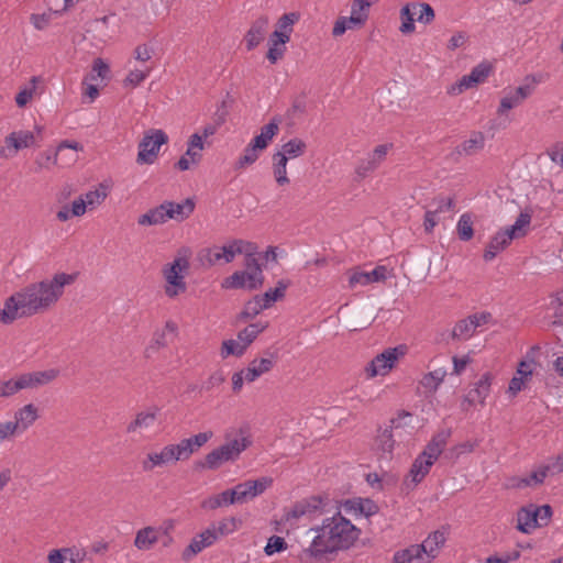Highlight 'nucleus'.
I'll return each instance as SVG.
<instances>
[{
  "label": "nucleus",
  "instance_id": "nucleus-1",
  "mask_svg": "<svg viewBox=\"0 0 563 563\" xmlns=\"http://www.w3.org/2000/svg\"><path fill=\"white\" fill-rule=\"evenodd\" d=\"M314 536L308 548L303 549L299 559L302 563L329 562L340 551L353 547L361 536V530L340 511L322 520L320 526L309 529Z\"/></svg>",
  "mask_w": 563,
  "mask_h": 563
},
{
  "label": "nucleus",
  "instance_id": "nucleus-2",
  "mask_svg": "<svg viewBox=\"0 0 563 563\" xmlns=\"http://www.w3.org/2000/svg\"><path fill=\"white\" fill-rule=\"evenodd\" d=\"M77 273H56L52 278L29 284L12 294L24 318L48 311L63 297L65 287L77 279Z\"/></svg>",
  "mask_w": 563,
  "mask_h": 563
},
{
  "label": "nucleus",
  "instance_id": "nucleus-3",
  "mask_svg": "<svg viewBox=\"0 0 563 563\" xmlns=\"http://www.w3.org/2000/svg\"><path fill=\"white\" fill-rule=\"evenodd\" d=\"M192 251L188 246H181L177 250L172 262L162 267L164 278V294L169 299L177 298L187 291L186 276L190 269V260Z\"/></svg>",
  "mask_w": 563,
  "mask_h": 563
},
{
  "label": "nucleus",
  "instance_id": "nucleus-4",
  "mask_svg": "<svg viewBox=\"0 0 563 563\" xmlns=\"http://www.w3.org/2000/svg\"><path fill=\"white\" fill-rule=\"evenodd\" d=\"M225 442L206 455L203 467L217 470L222 464L235 462L240 455L252 444V439L246 430L239 429L227 431Z\"/></svg>",
  "mask_w": 563,
  "mask_h": 563
},
{
  "label": "nucleus",
  "instance_id": "nucleus-5",
  "mask_svg": "<svg viewBox=\"0 0 563 563\" xmlns=\"http://www.w3.org/2000/svg\"><path fill=\"white\" fill-rule=\"evenodd\" d=\"M531 218V212L522 211L511 227L497 232L487 244L483 255L484 260L486 262L493 261L514 239L525 236L527 228L530 225Z\"/></svg>",
  "mask_w": 563,
  "mask_h": 563
},
{
  "label": "nucleus",
  "instance_id": "nucleus-6",
  "mask_svg": "<svg viewBox=\"0 0 563 563\" xmlns=\"http://www.w3.org/2000/svg\"><path fill=\"white\" fill-rule=\"evenodd\" d=\"M329 499L321 496H311L297 501L285 511L283 520L295 526L301 518L313 520L328 512Z\"/></svg>",
  "mask_w": 563,
  "mask_h": 563
},
{
  "label": "nucleus",
  "instance_id": "nucleus-7",
  "mask_svg": "<svg viewBox=\"0 0 563 563\" xmlns=\"http://www.w3.org/2000/svg\"><path fill=\"white\" fill-rule=\"evenodd\" d=\"M168 142L167 134L161 130H151L139 143L136 163L140 165H152L155 163L159 148Z\"/></svg>",
  "mask_w": 563,
  "mask_h": 563
},
{
  "label": "nucleus",
  "instance_id": "nucleus-8",
  "mask_svg": "<svg viewBox=\"0 0 563 563\" xmlns=\"http://www.w3.org/2000/svg\"><path fill=\"white\" fill-rule=\"evenodd\" d=\"M406 354V346L389 347L376 355L365 367L367 378L386 375L395 366L396 362Z\"/></svg>",
  "mask_w": 563,
  "mask_h": 563
},
{
  "label": "nucleus",
  "instance_id": "nucleus-9",
  "mask_svg": "<svg viewBox=\"0 0 563 563\" xmlns=\"http://www.w3.org/2000/svg\"><path fill=\"white\" fill-rule=\"evenodd\" d=\"M178 461H185L178 443L168 444L159 451H152L147 453L146 457L142 461V468L145 472H151L156 467H163Z\"/></svg>",
  "mask_w": 563,
  "mask_h": 563
},
{
  "label": "nucleus",
  "instance_id": "nucleus-10",
  "mask_svg": "<svg viewBox=\"0 0 563 563\" xmlns=\"http://www.w3.org/2000/svg\"><path fill=\"white\" fill-rule=\"evenodd\" d=\"M493 320V316L488 311L476 312L457 321L452 330V338L466 341L471 339L477 331Z\"/></svg>",
  "mask_w": 563,
  "mask_h": 563
},
{
  "label": "nucleus",
  "instance_id": "nucleus-11",
  "mask_svg": "<svg viewBox=\"0 0 563 563\" xmlns=\"http://www.w3.org/2000/svg\"><path fill=\"white\" fill-rule=\"evenodd\" d=\"M235 250L231 240L224 245L205 247L198 253V261L203 267H212L219 264H228L235 258Z\"/></svg>",
  "mask_w": 563,
  "mask_h": 563
},
{
  "label": "nucleus",
  "instance_id": "nucleus-12",
  "mask_svg": "<svg viewBox=\"0 0 563 563\" xmlns=\"http://www.w3.org/2000/svg\"><path fill=\"white\" fill-rule=\"evenodd\" d=\"M5 146L0 148V157H13L19 151L35 144V135L31 131H13L4 139Z\"/></svg>",
  "mask_w": 563,
  "mask_h": 563
},
{
  "label": "nucleus",
  "instance_id": "nucleus-13",
  "mask_svg": "<svg viewBox=\"0 0 563 563\" xmlns=\"http://www.w3.org/2000/svg\"><path fill=\"white\" fill-rule=\"evenodd\" d=\"M272 478L261 477L238 484L232 488L234 497L236 498V504L245 503L262 495L272 485Z\"/></svg>",
  "mask_w": 563,
  "mask_h": 563
},
{
  "label": "nucleus",
  "instance_id": "nucleus-14",
  "mask_svg": "<svg viewBox=\"0 0 563 563\" xmlns=\"http://www.w3.org/2000/svg\"><path fill=\"white\" fill-rule=\"evenodd\" d=\"M549 475V468L543 465L538 466L527 475H516L507 479L506 487L510 489L536 488L542 485Z\"/></svg>",
  "mask_w": 563,
  "mask_h": 563
},
{
  "label": "nucleus",
  "instance_id": "nucleus-15",
  "mask_svg": "<svg viewBox=\"0 0 563 563\" xmlns=\"http://www.w3.org/2000/svg\"><path fill=\"white\" fill-rule=\"evenodd\" d=\"M490 73V66L482 63L475 66L468 75H464L449 90L452 95H459L463 91L484 82Z\"/></svg>",
  "mask_w": 563,
  "mask_h": 563
},
{
  "label": "nucleus",
  "instance_id": "nucleus-16",
  "mask_svg": "<svg viewBox=\"0 0 563 563\" xmlns=\"http://www.w3.org/2000/svg\"><path fill=\"white\" fill-rule=\"evenodd\" d=\"M387 278V267L379 265L371 272H365L360 268L350 271L349 286L355 288L357 286H367L374 283H380Z\"/></svg>",
  "mask_w": 563,
  "mask_h": 563
},
{
  "label": "nucleus",
  "instance_id": "nucleus-17",
  "mask_svg": "<svg viewBox=\"0 0 563 563\" xmlns=\"http://www.w3.org/2000/svg\"><path fill=\"white\" fill-rule=\"evenodd\" d=\"M276 363V354L269 351L263 357L254 358L247 367L243 368L246 375V383H253L262 375L271 372Z\"/></svg>",
  "mask_w": 563,
  "mask_h": 563
},
{
  "label": "nucleus",
  "instance_id": "nucleus-18",
  "mask_svg": "<svg viewBox=\"0 0 563 563\" xmlns=\"http://www.w3.org/2000/svg\"><path fill=\"white\" fill-rule=\"evenodd\" d=\"M58 375L59 371L56 368L20 373L23 389H37L42 386L48 385L55 380Z\"/></svg>",
  "mask_w": 563,
  "mask_h": 563
},
{
  "label": "nucleus",
  "instance_id": "nucleus-19",
  "mask_svg": "<svg viewBox=\"0 0 563 563\" xmlns=\"http://www.w3.org/2000/svg\"><path fill=\"white\" fill-rule=\"evenodd\" d=\"M216 542L217 537L212 531H209V529L206 528L191 539L190 543L183 551L181 558L186 562L191 561L197 554L213 545Z\"/></svg>",
  "mask_w": 563,
  "mask_h": 563
},
{
  "label": "nucleus",
  "instance_id": "nucleus-20",
  "mask_svg": "<svg viewBox=\"0 0 563 563\" xmlns=\"http://www.w3.org/2000/svg\"><path fill=\"white\" fill-rule=\"evenodd\" d=\"M494 379V375L490 372L484 373L481 378L474 384V387L467 393L464 398V402L468 406L479 404L485 405L486 398L490 394V386Z\"/></svg>",
  "mask_w": 563,
  "mask_h": 563
},
{
  "label": "nucleus",
  "instance_id": "nucleus-21",
  "mask_svg": "<svg viewBox=\"0 0 563 563\" xmlns=\"http://www.w3.org/2000/svg\"><path fill=\"white\" fill-rule=\"evenodd\" d=\"M534 362L532 360H522L519 362L515 376L510 379L507 393L516 396L526 388L527 383L533 374Z\"/></svg>",
  "mask_w": 563,
  "mask_h": 563
},
{
  "label": "nucleus",
  "instance_id": "nucleus-22",
  "mask_svg": "<svg viewBox=\"0 0 563 563\" xmlns=\"http://www.w3.org/2000/svg\"><path fill=\"white\" fill-rule=\"evenodd\" d=\"M38 409L33 404H26L14 412L12 421L19 435L24 433L38 419Z\"/></svg>",
  "mask_w": 563,
  "mask_h": 563
},
{
  "label": "nucleus",
  "instance_id": "nucleus-23",
  "mask_svg": "<svg viewBox=\"0 0 563 563\" xmlns=\"http://www.w3.org/2000/svg\"><path fill=\"white\" fill-rule=\"evenodd\" d=\"M450 437V429L440 430L432 437V439L426 445L424 450L420 453V455L423 459H427L428 461H432V463L434 464L435 461L441 455V453L443 452Z\"/></svg>",
  "mask_w": 563,
  "mask_h": 563
},
{
  "label": "nucleus",
  "instance_id": "nucleus-24",
  "mask_svg": "<svg viewBox=\"0 0 563 563\" xmlns=\"http://www.w3.org/2000/svg\"><path fill=\"white\" fill-rule=\"evenodd\" d=\"M269 24L268 16L261 15L252 24L247 33L245 34V44L247 51L254 49L265 38Z\"/></svg>",
  "mask_w": 563,
  "mask_h": 563
},
{
  "label": "nucleus",
  "instance_id": "nucleus-25",
  "mask_svg": "<svg viewBox=\"0 0 563 563\" xmlns=\"http://www.w3.org/2000/svg\"><path fill=\"white\" fill-rule=\"evenodd\" d=\"M433 463L423 459L420 454L413 461L409 474L405 479V486L407 488H413L429 474Z\"/></svg>",
  "mask_w": 563,
  "mask_h": 563
},
{
  "label": "nucleus",
  "instance_id": "nucleus-26",
  "mask_svg": "<svg viewBox=\"0 0 563 563\" xmlns=\"http://www.w3.org/2000/svg\"><path fill=\"white\" fill-rule=\"evenodd\" d=\"M430 555L426 553L422 544H412L394 554V563H430Z\"/></svg>",
  "mask_w": 563,
  "mask_h": 563
},
{
  "label": "nucleus",
  "instance_id": "nucleus-27",
  "mask_svg": "<svg viewBox=\"0 0 563 563\" xmlns=\"http://www.w3.org/2000/svg\"><path fill=\"white\" fill-rule=\"evenodd\" d=\"M165 207L168 220L181 222L194 212L195 203L191 199H186L183 202L165 201Z\"/></svg>",
  "mask_w": 563,
  "mask_h": 563
},
{
  "label": "nucleus",
  "instance_id": "nucleus-28",
  "mask_svg": "<svg viewBox=\"0 0 563 563\" xmlns=\"http://www.w3.org/2000/svg\"><path fill=\"white\" fill-rule=\"evenodd\" d=\"M537 519V512L533 505H528L519 509L517 514V529L522 533H531L537 527H541Z\"/></svg>",
  "mask_w": 563,
  "mask_h": 563
},
{
  "label": "nucleus",
  "instance_id": "nucleus-29",
  "mask_svg": "<svg viewBox=\"0 0 563 563\" xmlns=\"http://www.w3.org/2000/svg\"><path fill=\"white\" fill-rule=\"evenodd\" d=\"M158 409L157 408H151L145 411L139 412L134 420H132L126 426V432L128 433H135L141 432L143 430H147L151 427L154 426L156 419H157Z\"/></svg>",
  "mask_w": 563,
  "mask_h": 563
},
{
  "label": "nucleus",
  "instance_id": "nucleus-30",
  "mask_svg": "<svg viewBox=\"0 0 563 563\" xmlns=\"http://www.w3.org/2000/svg\"><path fill=\"white\" fill-rule=\"evenodd\" d=\"M233 504H236V498L234 497L233 490L227 489L220 494L205 498L201 501V508L205 510H216L218 508L228 507Z\"/></svg>",
  "mask_w": 563,
  "mask_h": 563
},
{
  "label": "nucleus",
  "instance_id": "nucleus-31",
  "mask_svg": "<svg viewBox=\"0 0 563 563\" xmlns=\"http://www.w3.org/2000/svg\"><path fill=\"white\" fill-rule=\"evenodd\" d=\"M300 14L298 12H289L283 14L277 23L276 29L272 33L275 37H283L290 41L291 33L294 31V25L299 21Z\"/></svg>",
  "mask_w": 563,
  "mask_h": 563
},
{
  "label": "nucleus",
  "instance_id": "nucleus-32",
  "mask_svg": "<svg viewBox=\"0 0 563 563\" xmlns=\"http://www.w3.org/2000/svg\"><path fill=\"white\" fill-rule=\"evenodd\" d=\"M167 221L165 201L137 218V224L141 227L164 224Z\"/></svg>",
  "mask_w": 563,
  "mask_h": 563
},
{
  "label": "nucleus",
  "instance_id": "nucleus-33",
  "mask_svg": "<svg viewBox=\"0 0 563 563\" xmlns=\"http://www.w3.org/2000/svg\"><path fill=\"white\" fill-rule=\"evenodd\" d=\"M445 376L446 371L444 368H437L424 374L419 382V386L423 389V394H434L443 383Z\"/></svg>",
  "mask_w": 563,
  "mask_h": 563
},
{
  "label": "nucleus",
  "instance_id": "nucleus-34",
  "mask_svg": "<svg viewBox=\"0 0 563 563\" xmlns=\"http://www.w3.org/2000/svg\"><path fill=\"white\" fill-rule=\"evenodd\" d=\"M211 432H200L191 438L183 439L178 445L185 460H188L195 451L205 445L211 438Z\"/></svg>",
  "mask_w": 563,
  "mask_h": 563
},
{
  "label": "nucleus",
  "instance_id": "nucleus-35",
  "mask_svg": "<svg viewBox=\"0 0 563 563\" xmlns=\"http://www.w3.org/2000/svg\"><path fill=\"white\" fill-rule=\"evenodd\" d=\"M279 120L274 118L269 123L265 124L261 129V133L256 135L251 143L255 145V147L260 150H265L273 137L278 133L279 130Z\"/></svg>",
  "mask_w": 563,
  "mask_h": 563
},
{
  "label": "nucleus",
  "instance_id": "nucleus-36",
  "mask_svg": "<svg viewBox=\"0 0 563 563\" xmlns=\"http://www.w3.org/2000/svg\"><path fill=\"white\" fill-rule=\"evenodd\" d=\"M24 318L13 295L4 300L3 308H0V323L9 325L15 320Z\"/></svg>",
  "mask_w": 563,
  "mask_h": 563
},
{
  "label": "nucleus",
  "instance_id": "nucleus-37",
  "mask_svg": "<svg viewBox=\"0 0 563 563\" xmlns=\"http://www.w3.org/2000/svg\"><path fill=\"white\" fill-rule=\"evenodd\" d=\"M484 145V134L482 132H473L467 140L456 147V152L460 155L470 156L483 150Z\"/></svg>",
  "mask_w": 563,
  "mask_h": 563
},
{
  "label": "nucleus",
  "instance_id": "nucleus-38",
  "mask_svg": "<svg viewBox=\"0 0 563 563\" xmlns=\"http://www.w3.org/2000/svg\"><path fill=\"white\" fill-rule=\"evenodd\" d=\"M240 521L234 517L222 518L219 521L211 522L208 526L209 531H212L217 537V541L225 536H229L238 530Z\"/></svg>",
  "mask_w": 563,
  "mask_h": 563
},
{
  "label": "nucleus",
  "instance_id": "nucleus-39",
  "mask_svg": "<svg viewBox=\"0 0 563 563\" xmlns=\"http://www.w3.org/2000/svg\"><path fill=\"white\" fill-rule=\"evenodd\" d=\"M158 541V531L153 527H145L136 532L134 545L139 550H150Z\"/></svg>",
  "mask_w": 563,
  "mask_h": 563
},
{
  "label": "nucleus",
  "instance_id": "nucleus-40",
  "mask_svg": "<svg viewBox=\"0 0 563 563\" xmlns=\"http://www.w3.org/2000/svg\"><path fill=\"white\" fill-rule=\"evenodd\" d=\"M289 41L283 37H275L274 34L269 35L268 38V51L266 54V58L271 64H276L279 59H282L286 52V44Z\"/></svg>",
  "mask_w": 563,
  "mask_h": 563
},
{
  "label": "nucleus",
  "instance_id": "nucleus-41",
  "mask_svg": "<svg viewBox=\"0 0 563 563\" xmlns=\"http://www.w3.org/2000/svg\"><path fill=\"white\" fill-rule=\"evenodd\" d=\"M307 144L305 141L298 137H294L282 145V150L277 153L280 156H285L287 161L297 158L306 153Z\"/></svg>",
  "mask_w": 563,
  "mask_h": 563
},
{
  "label": "nucleus",
  "instance_id": "nucleus-42",
  "mask_svg": "<svg viewBox=\"0 0 563 563\" xmlns=\"http://www.w3.org/2000/svg\"><path fill=\"white\" fill-rule=\"evenodd\" d=\"M373 0H353L351 2V18L356 19L363 26L366 24Z\"/></svg>",
  "mask_w": 563,
  "mask_h": 563
},
{
  "label": "nucleus",
  "instance_id": "nucleus-43",
  "mask_svg": "<svg viewBox=\"0 0 563 563\" xmlns=\"http://www.w3.org/2000/svg\"><path fill=\"white\" fill-rule=\"evenodd\" d=\"M21 390L24 389L20 373L8 379L0 380V398H10Z\"/></svg>",
  "mask_w": 563,
  "mask_h": 563
},
{
  "label": "nucleus",
  "instance_id": "nucleus-44",
  "mask_svg": "<svg viewBox=\"0 0 563 563\" xmlns=\"http://www.w3.org/2000/svg\"><path fill=\"white\" fill-rule=\"evenodd\" d=\"M287 163L288 161L285 156H280L278 153L273 155V174L279 186L289 184V178L287 176Z\"/></svg>",
  "mask_w": 563,
  "mask_h": 563
},
{
  "label": "nucleus",
  "instance_id": "nucleus-45",
  "mask_svg": "<svg viewBox=\"0 0 563 563\" xmlns=\"http://www.w3.org/2000/svg\"><path fill=\"white\" fill-rule=\"evenodd\" d=\"M445 536L441 531H434L428 536V538L421 543L426 550V553L430 555V561H432L437 554L439 549L444 544Z\"/></svg>",
  "mask_w": 563,
  "mask_h": 563
},
{
  "label": "nucleus",
  "instance_id": "nucleus-46",
  "mask_svg": "<svg viewBox=\"0 0 563 563\" xmlns=\"http://www.w3.org/2000/svg\"><path fill=\"white\" fill-rule=\"evenodd\" d=\"M416 14H417V12L413 10L412 2L407 3L406 5H404L401 8V10H400L401 24L399 26V31L402 34H410V33L415 32V30H416L415 15Z\"/></svg>",
  "mask_w": 563,
  "mask_h": 563
},
{
  "label": "nucleus",
  "instance_id": "nucleus-47",
  "mask_svg": "<svg viewBox=\"0 0 563 563\" xmlns=\"http://www.w3.org/2000/svg\"><path fill=\"white\" fill-rule=\"evenodd\" d=\"M344 508L347 510L360 511V514L369 517L377 512V505L369 499H355V500H346L344 503Z\"/></svg>",
  "mask_w": 563,
  "mask_h": 563
},
{
  "label": "nucleus",
  "instance_id": "nucleus-48",
  "mask_svg": "<svg viewBox=\"0 0 563 563\" xmlns=\"http://www.w3.org/2000/svg\"><path fill=\"white\" fill-rule=\"evenodd\" d=\"M363 25L356 21V19L351 16H339L332 29V35L334 37L343 35L349 30H360Z\"/></svg>",
  "mask_w": 563,
  "mask_h": 563
},
{
  "label": "nucleus",
  "instance_id": "nucleus-49",
  "mask_svg": "<svg viewBox=\"0 0 563 563\" xmlns=\"http://www.w3.org/2000/svg\"><path fill=\"white\" fill-rule=\"evenodd\" d=\"M205 144L202 140V135L199 133H194L190 135L187 143L186 155L191 158L194 164H198L201 159V151L203 150Z\"/></svg>",
  "mask_w": 563,
  "mask_h": 563
},
{
  "label": "nucleus",
  "instance_id": "nucleus-50",
  "mask_svg": "<svg viewBox=\"0 0 563 563\" xmlns=\"http://www.w3.org/2000/svg\"><path fill=\"white\" fill-rule=\"evenodd\" d=\"M266 328L267 323H251L239 332L238 339L247 347Z\"/></svg>",
  "mask_w": 563,
  "mask_h": 563
},
{
  "label": "nucleus",
  "instance_id": "nucleus-51",
  "mask_svg": "<svg viewBox=\"0 0 563 563\" xmlns=\"http://www.w3.org/2000/svg\"><path fill=\"white\" fill-rule=\"evenodd\" d=\"M109 73V65L102 58H96L92 63L91 73L86 75L84 79L98 84V80L103 81L104 79H107Z\"/></svg>",
  "mask_w": 563,
  "mask_h": 563
},
{
  "label": "nucleus",
  "instance_id": "nucleus-52",
  "mask_svg": "<svg viewBox=\"0 0 563 563\" xmlns=\"http://www.w3.org/2000/svg\"><path fill=\"white\" fill-rule=\"evenodd\" d=\"M58 162V152L55 150H46L40 153L35 158V170L41 172L44 169H51L53 166L57 165Z\"/></svg>",
  "mask_w": 563,
  "mask_h": 563
},
{
  "label": "nucleus",
  "instance_id": "nucleus-53",
  "mask_svg": "<svg viewBox=\"0 0 563 563\" xmlns=\"http://www.w3.org/2000/svg\"><path fill=\"white\" fill-rule=\"evenodd\" d=\"M245 344H243L239 339L238 340H225L222 342L220 355L222 358H228L229 356H242L246 351Z\"/></svg>",
  "mask_w": 563,
  "mask_h": 563
},
{
  "label": "nucleus",
  "instance_id": "nucleus-54",
  "mask_svg": "<svg viewBox=\"0 0 563 563\" xmlns=\"http://www.w3.org/2000/svg\"><path fill=\"white\" fill-rule=\"evenodd\" d=\"M264 309H267V305L263 303L260 296H255L244 305L239 318L244 321L253 319Z\"/></svg>",
  "mask_w": 563,
  "mask_h": 563
},
{
  "label": "nucleus",
  "instance_id": "nucleus-55",
  "mask_svg": "<svg viewBox=\"0 0 563 563\" xmlns=\"http://www.w3.org/2000/svg\"><path fill=\"white\" fill-rule=\"evenodd\" d=\"M456 231L460 240L462 241H470L473 235V220L471 214L463 213L456 224Z\"/></svg>",
  "mask_w": 563,
  "mask_h": 563
},
{
  "label": "nucleus",
  "instance_id": "nucleus-56",
  "mask_svg": "<svg viewBox=\"0 0 563 563\" xmlns=\"http://www.w3.org/2000/svg\"><path fill=\"white\" fill-rule=\"evenodd\" d=\"M261 151L262 150L255 147L253 143H250L244 148L243 154L239 157L235 167L242 169L245 168L246 166L254 164L258 159Z\"/></svg>",
  "mask_w": 563,
  "mask_h": 563
},
{
  "label": "nucleus",
  "instance_id": "nucleus-57",
  "mask_svg": "<svg viewBox=\"0 0 563 563\" xmlns=\"http://www.w3.org/2000/svg\"><path fill=\"white\" fill-rule=\"evenodd\" d=\"M393 148V143L378 144L369 153H367V157L376 165V167L379 168Z\"/></svg>",
  "mask_w": 563,
  "mask_h": 563
},
{
  "label": "nucleus",
  "instance_id": "nucleus-58",
  "mask_svg": "<svg viewBox=\"0 0 563 563\" xmlns=\"http://www.w3.org/2000/svg\"><path fill=\"white\" fill-rule=\"evenodd\" d=\"M65 562L68 561L69 563H82L88 559V552L82 547H68V548H62L60 549Z\"/></svg>",
  "mask_w": 563,
  "mask_h": 563
},
{
  "label": "nucleus",
  "instance_id": "nucleus-59",
  "mask_svg": "<svg viewBox=\"0 0 563 563\" xmlns=\"http://www.w3.org/2000/svg\"><path fill=\"white\" fill-rule=\"evenodd\" d=\"M80 198L85 202L87 210H93L104 201L107 192L104 190L95 189L81 195Z\"/></svg>",
  "mask_w": 563,
  "mask_h": 563
},
{
  "label": "nucleus",
  "instance_id": "nucleus-60",
  "mask_svg": "<svg viewBox=\"0 0 563 563\" xmlns=\"http://www.w3.org/2000/svg\"><path fill=\"white\" fill-rule=\"evenodd\" d=\"M286 288L287 284H285L283 280H279L275 288L268 289L264 292V295L260 296V298L263 303L267 305V308H269L275 301L282 299L285 296Z\"/></svg>",
  "mask_w": 563,
  "mask_h": 563
},
{
  "label": "nucleus",
  "instance_id": "nucleus-61",
  "mask_svg": "<svg viewBox=\"0 0 563 563\" xmlns=\"http://www.w3.org/2000/svg\"><path fill=\"white\" fill-rule=\"evenodd\" d=\"M454 206L453 198L438 196L430 202L429 209L440 217L441 213L453 211Z\"/></svg>",
  "mask_w": 563,
  "mask_h": 563
},
{
  "label": "nucleus",
  "instance_id": "nucleus-62",
  "mask_svg": "<svg viewBox=\"0 0 563 563\" xmlns=\"http://www.w3.org/2000/svg\"><path fill=\"white\" fill-rule=\"evenodd\" d=\"M378 167L366 156L360 159L355 166V180L360 181L373 174Z\"/></svg>",
  "mask_w": 563,
  "mask_h": 563
},
{
  "label": "nucleus",
  "instance_id": "nucleus-63",
  "mask_svg": "<svg viewBox=\"0 0 563 563\" xmlns=\"http://www.w3.org/2000/svg\"><path fill=\"white\" fill-rule=\"evenodd\" d=\"M413 10L417 12V21L423 24H429L434 20V10L429 3L412 2Z\"/></svg>",
  "mask_w": 563,
  "mask_h": 563
},
{
  "label": "nucleus",
  "instance_id": "nucleus-64",
  "mask_svg": "<svg viewBox=\"0 0 563 563\" xmlns=\"http://www.w3.org/2000/svg\"><path fill=\"white\" fill-rule=\"evenodd\" d=\"M222 288H225V289L246 288V289H249V284L244 278V273L242 271L234 272L231 276L227 277L222 282Z\"/></svg>",
  "mask_w": 563,
  "mask_h": 563
}]
</instances>
